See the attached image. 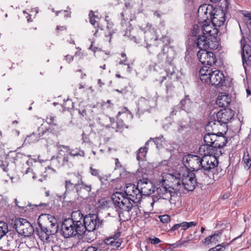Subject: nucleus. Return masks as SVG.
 Masks as SVG:
<instances>
[{
  "instance_id": "obj_14",
  "label": "nucleus",
  "mask_w": 251,
  "mask_h": 251,
  "mask_svg": "<svg viewBox=\"0 0 251 251\" xmlns=\"http://www.w3.org/2000/svg\"><path fill=\"white\" fill-rule=\"evenodd\" d=\"M155 191H156L158 199L169 200L170 203L173 202V198L176 196L175 192L171 191L169 188L164 186L163 183L157 187Z\"/></svg>"
},
{
  "instance_id": "obj_31",
  "label": "nucleus",
  "mask_w": 251,
  "mask_h": 251,
  "mask_svg": "<svg viewBox=\"0 0 251 251\" xmlns=\"http://www.w3.org/2000/svg\"><path fill=\"white\" fill-rule=\"evenodd\" d=\"M193 102L190 100L188 96H185V98L180 101L179 105L181 109L186 112H190L192 109Z\"/></svg>"
},
{
  "instance_id": "obj_56",
  "label": "nucleus",
  "mask_w": 251,
  "mask_h": 251,
  "mask_svg": "<svg viewBox=\"0 0 251 251\" xmlns=\"http://www.w3.org/2000/svg\"><path fill=\"white\" fill-rule=\"evenodd\" d=\"M115 160V169H118L119 168H121L122 167V165L121 164V162L119 161L118 158H116Z\"/></svg>"
},
{
  "instance_id": "obj_29",
  "label": "nucleus",
  "mask_w": 251,
  "mask_h": 251,
  "mask_svg": "<svg viewBox=\"0 0 251 251\" xmlns=\"http://www.w3.org/2000/svg\"><path fill=\"white\" fill-rule=\"evenodd\" d=\"M154 101L153 99L147 100L144 98H141L139 101V106L143 111H147L153 106Z\"/></svg>"
},
{
  "instance_id": "obj_26",
  "label": "nucleus",
  "mask_w": 251,
  "mask_h": 251,
  "mask_svg": "<svg viewBox=\"0 0 251 251\" xmlns=\"http://www.w3.org/2000/svg\"><path fill=\"white\" fill-rule=\"evenodd\" d=\"M47 122L48 124L50 126L48 129L50 128L51 129V131L50 130L49 131V135L50 134L56 135V134L59 132L60 128L57 123L55 117L50 115L47 118Z\"/></svg>"
},
{
  "instance_id": "obj_3",
  "label": "nucleus",
  "mask_w": 251,
  "mask_h": 251,
  "mask_svg": "<svg viewBox=\"0 0 251 251\" xmlns=\"http://www.w3.org/2000/svg\"><path fill=\"white\" fill-rule=\"evenodd\" d=\"M218 163V159L209 155H204L202 157L198 155L188 154L184 155L182 158V163L188 171L191 170L192 172L203 168L204 166H207L213 162Z\"/></svg>"
},
{
  "instance_id": "obj_40",
  "label": "nucleus",
  "mask_w": 251,
  "mask_h": 251,
  "mask_svg": "<svg viewBox=\"0 0 251 251\" xmlns=\"http://www.w3.org/2000/svg\"><path fill=\"white\" fill-rule=\"evenodd\" d=\"M89 170L92 176L98 177L99 180L102 182L103 177L100 175L99 170L94 168L93 167H90Z\"/></svg>"
},
{
  "instance_id": "obj_54",
  "label": "nucleus",
  "mask_w": 251,
  "mask_h": 251,
  "mask_svg": "<svg viewBox=\"0 0 251 251\" xmlns=\"http://www.w3.org/2000/svg\"><path fill=\"white\" fill-rule=\"evenodd\" d=\"M7 198H2L0 200V205L1 207H4L7 205Z\"/></svg>"
},
{
  "instance_id": "obj_5",
  "label": "nucleus",
  "mask_w": 251,
  "mask_h": 251,
  "mask_svg": "<svg viewBox=\"0 0 251 251\" xmlns=\"http://www.w3.org/2000/svg\"><path fill=\"white\" fill-rule=\"evenodd\" d=\"M84 224H83V238L85 241L90 242L94 240V236L91 237H87V230L88 233L93 234V231L99 227L100 225V221L98 215L95 214H90L86 215L84 219Z\"/></svg>"
},
{
  "instance_id": "obj_36",
  "label": "nucleus",
  "mask_w": 251,
  "mask_h": 251,
  "mask_svg": "<svg viewBox=\"0 0 251 251\" xmlns=\"http://www.w3.org/2000/svg\"><path fill=\"white\" fill-rule=\"evenodd\" d=\"M69 153L65 154L63 157L60 156V153H59L57 156V159L58 161L61 164L59 165V167L64 166H68L70 167L71 165H73L71 162L69 161Z\"/></svg>"
},
{
  "instance_id": "obj_46",
  "label": "nucleus",
  "mask_w": 251,
  "mask_h": 251,
  "mask_svg": "<svg viewBox=\"0 0 251 251\" xmlns=\"http://www.w3.org/2000/svg\"><path fill=\"white\" fill-rule=\"evenodd\" d=\"M226 246L223 244H219L213 248H210L208 251H222L225 249Z\"/></svg>"
},
{
  "instance_id": "obj_55",
  "label": "nucleus",
  "mask_w": 251,
  "mask_h": 251,
  "mask_svg": "<svg viewBox=\"0 0 251 251\" xmlns=\"http://www.w3.org/2000/svg\"><path fill=\"white\" fill-rule=\"evenodd\" d=\"M170 247L173 249L181 247V246L180 241L179 240L174 244H171Z\"/></svg>"
},
{
  "instance_id": "obj_35",
  "label": "nucleus",
  "mask_w": 251,
  "mask_h": 251,
  "mask_svg": "<svg viewBox=\"0 0 251 251\" xmlns=\"http://www.w3.org/2000/svg\"><path fill=\"white\" fill-rule=\"evenodd\" d=\"M159 41L161 42L163 44V48L162 49V52L164 53L165 48L166 47L168 48L167 53L168 54H172L174 55V52L173 50L171 49H169L168 47V45L170 44L171 42L170 37L165 35L162 36L160 39H158L156 41Z\"/></svg>"
},
{
  "instance_id": "obj_9",
  "label": "nucleus",
  "mask_w": 251,
  "mask_h": 251,
  "mask_svg": "<svg viewBox=\"0 0 251 251\" xmlns=\"http://www.w3.org/2000/svg\"><path fill=\"white\" fill-rule=\"evenodd\" d=\"M17 232L25 236H29L32 234L33 228L31 224L26 219L19 218L15 224Z\"/></svg>"
},
{
  "instance_id": "obj_38",
  "label": "nucleus",
  "mask_w": 251,
  "mask_h": 251,
  "mask_svg": "<svg viewBox=\"0 0 251 251\" xmlns=\"http://www.w3.org/2000/svg\"><path fill=\"white\" fill-rule=\"evenodd\" d=\"M69 154L73 157L78 156L80 157H84L85 155V152L81 150L80 148L71 149L69 152Z\"/></svg>"
},
{
  "instance_id": "obj_6",
  "label": "nucleus",
  "mask_w": 251,
  "mask_h": 251,
  "mask_svg": "<svg viewBox=\"0 0 251 251\" xmlns=\"http://www.w3.org/2000/svg\"><path fill=\"white\" fill-rule=\"evenodd\" d=\"M61 232L64 238H67L77 235H83V230L79 227L77 228L71 220L66 219L62 223Z\"/></svg>"
},
{
  "instance_id": "obj_63",
  "label": "nucleus",
  "mask_w": 251,
  "mask_h": 251,
  "mask_svg": "<svg viewBox=\"0 0 251 251\" xmlns=\"http://www.w3.org/2000/svg\"><path fill=\"white\" fill-rule=\"evenodd\" d=\"M66 60L70 63L74 59V56L70 55H67L65 56Z\"/></svg>"
},
{
  "instance_id": "obj_10",
  "label": "nucleus",
  "mask_w": 251,
  "mask_h": 251,
  "mask_svg": "<svg viewBox=\"0 0 251 251\" xmlns=\"http://www.w3.org/2000/svg\"><path fill=\"white\" fill-rule=\"evenodd\" d=\"M206 50H201L197 52V57L200 62L204 65L211 66L217 61L215 55L212 52L207 51Z\"/></svg>"
},
{
  "instance_id": "obj_17",
  "label": "nucleus",
  "mask_w": 251,
  "mask_h": 251,
  "mask_svg": "<svg viewBox=\"0 0 251 251\" xmlns=\"http://www.w3.org/2000/svg\"><path fill=\"white\" fill-rule=\"evenodd\" d=\"M215 118L225 128H227V123L232 118L231 112L227 109H222L217 113Z\"/></svg>"
},
{
  "instance_id": "obj_43",
  "label": "nucleus",
  "mask_w": 251,
  "mask_h": 251,
  "mask_svg": "<svg viewBox=\"0 0 251 251\" xmlns=\"http://www.w3.org/2000/svg\"><path fill=\"white\" fill-rule=\"evenodd\" d=\"M147 48L148 49L150 54H155L157 53L158 52V46L157 45H155V43L153 45H151V44H147Z\"/></svg>"
},
{
  "instance_id": "obj_57",
  "label": "nucleus",
  "mask_w": 251,
  "mask_h": 251,
  "mask_svg": "<svg viewBox=\"0 0 251 251\" xmlns=\"http://www.w3.org/2000/svg\"><path fill=\"white\" fill-rule=\"evenodd\" d=\"M62 148L66 151V152L69 153L70 150H71L69 146L63 145H60L58 146V149Z\"/></svg>"
},
{
  "instance_id": "obj_52",
  "label": "nucleus",
  "mask_w": 251,
  "mask_h": 251,
  "mask_svg": "<svg viewBox=\"0 0 251 251\" xmlns=\"http://www.w3.org/2000/svg\"><path fill=\"white\" fill-rule=\"evenodd\" d=\"M25 174L28 175L29 177H31L33 179L36 177L35 174L33 172L32 169L28 167L25 172Z\"/></svg>"
},
{
  "instance_id": "obj_11",
  "label": "nucleus",
  "mask_w": 251,
  "mask_h": 251,
  "mask_svg": "<svg viewBox=\"0 0 251 251\" xmlns=\"http://www.w3.org/2000/svg\"><path fill=\"white\" fill-rule=\"evenodd\" d=\"M182 176L181 173H178L174 175H169L168 177V179L164 180V182L166 181L167 182V185L168 188L173 190L175 192L176 195V192L179 191L182 187Z\"/></svg>"
},
{
  "instance_id": "obj_41",
  "label": "nucleus",
  "mask_w": 251,
  "mask_h": 251,
  "mask_svg": "<svg viewBox=\"0 0 251 251\" xmlns=\"http://www.w3.org/2000/svg\"><path fill=\"white\" fill-rule=\"evenodd\" d=\"M7 225L4 222L0 221V239L8 232Z\"/></svg>"
},
{
  "instance_id": "obj_32",
  "label": "nucleus",
  "mask_w": 251,
  "mask_h": 251,
  "mask_svg": "<svg viewBox=\"0 0 251 251\" xmlns=\"http://www.w3.org/2000/svg\"><path fill=\"white\" fill-rule=\"evenodd\" d=\"M151 138H150L149 140H148L144 147H141L137 151V155L136 159L139 161L141 160H144L145 158L148 150V148L147 146H148L149 143L151 142Z\"/></svg>"
},
{
  "instance_id": "obj_37",
  "label": "nucleus",
  "mask_w": 251,
  "mask_h": 251,
  "mask_svg": "<svg viewBox=\"0 0 251 251\" xmlns=\"http://www.w3.org/2000/svg\"><path fill=\"white\" fill-rule=\"evenodd\" d=\"M48 225L47 226H50V228L51 230H54V234L58 230V226L56 224V219L52 216L48 215Z\"/></svg>"
},
{
  "instance_id": "obj_8",
  "label": "nucleus",
  "mask_w": 251,
  "mask_h": 251,
  "mask_svg": "<svg viewBox=\"0 0 251 251\" xmlns=\"http://www.w3.org/2000/svg\"><path fill=\"white\" fill-rule=\"evenodd\" d=\"M225 10L220 8L214 9L213 12L209 10V15L214 26L221 27L225 24L226 20V11L228 8V3L226 1L225 2Z\"/></svg>"
},
{
  "instance_id": "obj_53",
  "label": "nucleus",
  "mask_w": 251,
  "mask_h": 251,
  "mask_svg": "<svg viewBox=\"0 0 251 251\" xmlns=\"http://www.w3.org/2000/svg\"><path fill=\"white\" fill-rule=\"evenodd\" d=\"M48 205V203L40 202V203H39L38 204H32L30 203H28L27 206H28L30 207H32V208L33 209L34 207H40V206H42L46 207Z\"/></svg>"
},
{
  "instance_id": "obj_23",
  "label": "nucleus",
  "mask_w": 251,
  "mask_h": 251,
  "mask_svg": "<svg viewBox=\"0 0 251 251\" xmlns=\"http://www.w3.org/2000/svg\"><path fill=\"white\" fill-rule=\"evenodd\" d=\"M71 220L72 222L74 223L77 227H79L84 229L83 224H84V217L79 210L75 211L72 213L71 218H68Z\"/></svg>"
},
{
  "instance_id": "obj_27",
  "label": "nucleus",
  "mask_w": 251,
  "mask_h": 251,
  "mask_svg": "<svg viewBox=\"0 0 251 251\" xmlns=\"http://www.w3.org/2000/svg\"><path fill=\"white\" fill-rule=\"evenodd\" d=\"M231 99L228 94L225 93H220L217 99L216 103L220 107H226L230 104Z\"/></svg>"
},
{
  "instance_id": "obj_16",
  "label": "nucleus",
  "mask_w": 251,
  "mask_h": 251,
  "mask_svg": "<svg viewBox=\"0 0 251 251\" xmlns=\"http://www.w3.org/2000/svg\"><path fill=\"white\" fill-rule=\"evenodd\" d=\"M174 59V55L169 56V54L166 56V61L168 62V65L166 66L165 72L166 73V76H164L162 77V80L161 81V83L166 79V77H168L171 80H177V77L176 75V72L175 71L174 66L171 64V62Z\"/></svg>"
},
{
  "instance_id": "obj_2",
  "label": "nucleus",
  "mask_w": 251,
  "mask_h": 251,
  "mask_svg": "<svg viewBox=\"0 0 251 251\" xmlns=\"http://www.w3.org/2000/svg\"><path fill=\"white\" fill-rule=\"evenodd\" d=\"M203 140L205 144L200 146L199 152L203 155H209L217 159L223 153V149L228 141L222 132L206 134Z\"/></svg>"
},
{
  "instance_id": "obj_4",
  "label": "nucleus",
  "mask_w": 251,
  "mask_h": 251,
  "mask_svg": "<svg viewBox=\"0 0 251 251\" xmlns=\"http://www.w3.org/2000/svg\"><path fill=\"white\" fill-rule=\"evenodd\" d=\"M218 163L213 162L193 173L192 176H194L197 183L204 185L210 183L212 179L218 180L220 177L216 171L218 170Z\"/></svg>"
},
{
  "instance_id": "obj_18",
  "label": "nucleus",
  "mask_w": 251,
  "mask_h": 251,
  "mask_svg": "<svg viewBox=\"0 0 251 251\" xmlns=\"http://www.w3.org/2000/svg\"><path fill=\"white\" fill-rule=\"evenodd\" d=\"M16 244V240L12 237L4 235L0 239V249L4 251H14Z\"/></svg>"
},
{
  "instance_id": "obj_12",
  "label": "nucleus",
  "mask_w": 251,
  "mask_h": 251,
  "mask_svg": "<svg viewBox=\"0 0 251 251\" xmlns=\"http://www.w3.org/2000/svg\"><path fill=\"white\" fill-rule=\"evenodd\" d=\"M143 196H149L155 192V186L148 178H143L137 181Z\"/></svg>"
},
{
  "instance_id": "obj_59",
  "label": "nucleus",
  "mask_w": 251,
  "mask_h": 251,
  "mask_svg": "<svg viewBox=\"0 0 251 251\" xmlns=\"http://www.w3.org/2000/svg\"><path fill=\"white\" fill-rule=\"evenodd\" d=\"M121 236L120 232H117L115 233L113 237H110L108 239L112 240H117L118 238Z\"/></svg>"
},
{
  "instance_id": "obj_21",
  "label": "nucleus",
  "mask_w": 251,
  "mask_h": 251,
  "mask_svg": "<svg viewBox=\"0 0 251 251\" xmlns=\"http://www.w3.org/2000/svg\"><path fill=\"white\" fill-rule=\"evenodd\" d=\"M51 128L43 130L41 127H39L38 129V133H33L32 134L26 136L25 142L29 144L36 143L39 141L40 137L42 136L49 135V131H51Z\"/></svg>"
},
{
  "instance_id": "obj_48",
  "label": "nucleus",
  "mask_w": 251,
  "mask_h": 251,
  "mask_svg": "<svg viewBox=\"0 0 251 251\" xmlns=\"http://www.w3.org/2000/svg\"><path fill=\"white\" fill-rule=\"evenodd\" d=\"M243 160L244 161L247 167L248 168H250L251 166V159H250L248 153L247 155L244 154L243 157Z\"/></svg>"
},
{
  "instance_id": "obj_13",
  "label": "nucleus",
  "mask_w": 251,
  "mask_h": 251,
  "mask_svg": "<svg viewBox=\"0 0 251 251\" xmlns=\"http://www.w3.org/2000/svg\"><path fill=\"white\" fill-rule=\"evenodd\" d=\"M193 175V172L187 171L186 174L182 175L181 184L187 191H193L197 185V181Z\"/></svg>"
},
{
  "instance_id": "obj_44",
  "label": "nucleus",
  "mask_w": 251,
  "mask_h": 251,
  "mask_svg": "<svg viewBox=\"0 0 251 251\" xmlns=\"http://www.w3.org/2000/svg\"><path fill=\"white\" fill-rule=\"evenodd\" d=\"M125 128H127L128 127L124 123L123 121H119L117 122L116 131L122 132Z\"/></svg>"
},
{
  "instance_id": "obj_51",
  "label": "nucleus",
  "mask_w": 251,
  "mask_h": 251,
  "mask_svg": "<svg viewBox=\"0 0 251 251\" xmlns=\"http://www.w3.org/2000/svg\"><path fill=\"white\" fill-rule=\"evenodd\" d=\"M149 242L152 245H156L161 242V241L155 236L150 237L148 239Z\"/></svg>"
},
{
  "instance_id": "obj_19",
  "label": "nucleus",
  "mask_w": 251,
  "mask_h": 251,
  "mask_svg": "<svg viewBox=\"0 0 251 251\" xmlns=\"http://www.w3.org/2000/svg\"><path fill=\"white\" fill-rule=\"evenodd\" d=\"M242 60L244 68L246 70L247 66L251 64V49L248 45L241 44Z\"/></svg>"
},
{
  "instance_id": "obj_22",
  "label": "nucleus",
  "mask_w": 251,
  "mask_h": 251,
  "mask_svg": "<svg viewBox=\"0 0 251 251\" xmlns=\"http://www.w3.org/2000/svg\"><path fill=\"white\" fill-rule=\"evenodd\" d=\"M222 123L218 122L216 120L215 116H213V118L211 121H209L206 125V130L209 131L211 130L212 132L217 133V132H223L224 130H226L227 128H225Z\"/></svg>"
},
{
  "instance_id": "obj_45",
  "label": "nucleus",
  "mask_w": 251,
  "mask_h": 251,
  "mask_svg": "<svg viewBox=\"0 0 251 251\" xmlns=\"http://www.w3.org/2000/svg\"><path fill=\"white\" fill-rule=\"evenodd\" d=\"M174 88V86L171 81H167L166 83V92L167 94L171 93Z\"/></svg>"
},
{
  "instance_id": "obj_15",
  "label": "nucleus",
  "mask_w": 251,
  "mask_h": 251,
  "mask_svg": "<svg viewBox=\"0 0 251 251\" xmlns=\"http://www.w3.org/2000/svg\"><path fill=\"white\" fill-rule=\"evenodd\" d=\"M225 76L223 73L219 70H215L212 72L206 84H211L212 86H221L225 83Z\"/></svg>"
},
{
  "instance_id": "obj_50",
  "label": "nucleus",
  "mask_w": 251,
  "mask_h": 251,
  "mask_svg": "<svg viewBox=\"0 0 251 251\" xmlns=\"http://www.w3.org/2000/svg\"><path fill=\"white\" fill-rule=\"evenodd\" d=\"M160 221L163 223H168L170 221V217L168 215H163L159 216Z\"/></svg>"
},
{
  "instance_id": "obj_28",
  "label": "nucleus",
  "mask_w": 251,
  "mask_h": 251,
  "mask_svg": "<svg viewBox=\"0 0 251 251\" xmlns=\"http://www.w3.org/2000/svg\"><path fill=\"white\" fill-rule=\"evenodd\" d=\"M213 71L210 69L209 67L204 66L201 68L199 71V76L201 80L204 83L208 82V79L212 74Z\"/></svg>"
},
{
  "instance_id": "obj_25",
  "label": "nucleus",
  "mask_w": 251,
  "mask_h": 251,
  "mask_svg": "<svg viewBox=\"0 0 251 251\" xmlns=\"http://www.w3.org/2000/svg\"><path fill=\"white\" fill-rule=\"evenodd\" d=\"M207 22H203L201 25V30L203 34L206 35H210L211 37H215V38H217V35L218 30L217 27H212L210 25L207 24Z\"/></svg>"
},
{
  "instance_id": "obj_20",
  "label": "nucleus",
  "mask_w": 251,
  "mask_h": 251,
  "mask_svg": "<svg viewBox=\"0 0 251 251\" xmlns=\"http://www.w3.org/2000/svg\"><path fill=\"white\" fill-rule=\"evenodd\" d=\"M39 229L37 230L38 235L41 240L47 241L50 236L54 234V230H50V226H44L39 223Z\"/></svg>"
},
{
  "instance_id": "obj_1",
  "label": "nucleus",
  "mask_w": 251,
  "mask_h": 251,
  "mask_svg": "<svg viewBox=\"0 0 251 251\" xmlns=\"http://www.w3.org/2000/svg\"><path fill=\"white\" fill-rule=\"evenodd\" d=\"M142 196L137 183L136 186L129 183L125 188L124 193L116 192L112 195V199L115 207L123 211L129 212L135 204L140 202Z\"/></svg>"
},
{
  "instance_id": "obj_42",
  "label": "nucleus",
  "mask_w": 251,
  "mask_h": 251,
  "mask_svg": "<svg viewBox=\"0 0 251 251\" xmlns=\"http://www.w3.org/2000/svg\"><path fill=\"white\" fill-rule=\"evenodd\" d=\"M89 16L90 18V23L95 26V28H96L97 26H98V21L95 19H98V17L96 16L94 13H93V11L91 10L89 14Z\"/></svg>"
},
{
  "instance_id": "obj_49",
  "label": "nucleus",
  "mask_w": 251,
  "mask_h": 251,
  "mask_svg": "<svg viewBox=\"0 0 251 251\" xmlns=\"http://www.w3.org/2000/svg\"><path fill=\"white\" fill-rule=\"evenodd\" d=\"M151 140H152L155 145H156V147L158 148L159 146L161 145V143L162 142L163 139V135L160 136L158 137H155L154 138H151Z\"/></svg>"
},
{
  "instance_id": "obj_7",
  "label": "nucleus",
  "mask_w": 251,
  "mask_h": 251,
  "mask_svg": "<svg viewBox=\"0 0 251 251\" xmlns=\"http://www.w3.org/2000/svg\"><path fill=\"white\" fill-rule=\"evenodd\" d=\"M197 45L198 47L201 50H216L219 46V42L217 38L215 37H211L210 35L203 34L199 35L197 38Z\"/></svg>"
},
{
  "instance_id": "obj_33",
  "label": "nucleus",
  "mask_w": 251,
  "mask_h": 251,
  "mask_svg": "<svg viewBox=\"0 0 251 251\" xmlns=\"http://www.w3.org/2000/svg\"><path fill=\"white\" fill-rule=\"evenodd\" d=\"M76 176L77 177L78 179V183H79V188L80 189V195L81 194V190L82 189L84 190L88 194L92 190V185L91 184H86L84 183L82 180V176L81 175H80L79 174H77L76 175Z\"/></svg>"
},
{
  "instance_id": "obj_39",
  "label": "nucleus",
  "mask_w": 251,
  "mask_h": 251,
  "mask_svg": "<svg viewBox=\"0 0 251 251\" xmlns=\"http://www.w3.org/2000/svg\"><path fill=\"white\" fill-rule=\"evenodd\" d=\"M116 240H112L111 239H106L104 240L105 244L107 245H111L114 247H116L117 248L120 247L121 245L122 242H123L122 239Z\"/></svg>"
},
{
  "instance_id": "obj_64",
  "label": "nucleus",
  "mask_w": 251,
  "mask_h": 251,
  "mask_svg": "<svg viewBox=\"0 0 251 251\" xmlns=\"http://www.w3.org/2000/svg\"><path fill=\"white\" fill-rule=\"evenodd\" d=\"M187 226L189 228L190 227H193L197 225V223L195 222H186Z\"/></svg>"
},
{
  "instance_id": "obj_30",
  "label": "nucleus",
  "mask_w": 251,
  "mask_h": 251,
  "mask_svg": "<svg viewBox=\"0 0 251 251\" xmlns=\"http://www.w3.org/2000/svg\"><path fill=\"white\" fill-rule=\"evenodd\" d=\"M79 183H77L74 184L71 182V180H66L65 181V193H70L73 191L74 190H75L76 193L77 194L78 196L80 195V189L79 188Z\"/></svg>"
},
{
  "instance_id": "obj_60",
  "label": "nucleus",
  "mask_w": 251,
  "mask_h": 251,
  "mask_svg": "<svg viewBox=\"0 0 251 251\" xmlns=\"http://www.w3.org/2000/svg\"><path fill=\"white\" fill-rule=\"evenodd\" d=\"M180 225L179 224H175L169 230V232H172L175 230H176L177 229H178L179 228H180Z\"/></svg>"
},
{
  "instance_id": "obj_24",
  "label": "nucleus",
  "mask_w": 251,
  "mask_h": 251,
  "mask_svg": "<svg viewBox=\"0 0 251 251\" xmlns=\"http://www.w3.org/2000/svg\"><path fill=\"white\" fill-rule=\"evenodd\" d=\"M212 7L207 5L206 4L201 5L198 10V16L199 19L203 22H206V20H209V12L211 10Z\"/></svg>"
},
{
  "instance_id": "obj_34",
  "label": "nucleus",
  "mask_w": 251,
  "mask_h": 251,
  "mask_svg": "<svg viewBox=\"0 0 251 251\" xmlns=\"http://www.w3.org/2000/svg\"><path fill=\"white\" fill-rule=\"evenodd\" d=\"M146 30L145 32V41L147 42H156L158 40L157 36H154V37L150 38L151 34V30H152V32L154 31L153 28H152V25L151 24L148 23L146 27Z\"/></svg>"
},
{
  "instance_id": "obj_58",
  "label": "nucleus",
  "mask_w": 251,
  "mask_h": 251,
  "mask_svg": "<svg viewBox=\"0 0 251 251\" xmlns=\"http://www.w3.org/2000/svg\"><path fill=\"white\" fill-rule=\"evenodd\" d=\"M246 17L248 18L247 24L251 28V13L248 14L247 15H246Z\"/></svg>"
},
{
  "instance_id": "obj_47",
  "label": "nucleus",
  "mask_w": 251,
  "mask_h": 251,
  "mask_svg": "<svg viewBox=\"0 0 251 251\" xmlns=\"http://www.w3.org/2000/svg\"><path fill=\"white\" fill-rule=\"evenodd\" d=\"M219 236L218 234H214L213 235H209L204 239V243H212L213 242L215 239Z\"/></svg>"
},
{
  "instance_id": "obj_61",
  "label": "nucleus",
  "mask_w": 251,
  "mask_h": 251,
  "mask_svg": "<svg viewBox=\"0 0 251 251\" xmlns=\"http://www.w3.org/2000/svg\"><path fill=\"white\" fill-rule=\"evenodd\" d=\"M180 227H181V229L185 230L187 229L188 226L186 224V222H183L179 224Z\"/></svg>"
},
{
  "instance_id": "obj_62",
  "label": "nucleus",
  "mask_w": 251,
  "mask_h": 251,
  "mask_svg": "<svg viewBox=\"0 0 251 251\" xmlns=\"http://www.w3.org/2000/svg\"><path fill=\"white\" fill-rule=\"evenodd\" d=\"M98 250V247L96 246H89L88 247L85 251H97Z\"/></svg>"
}]
</instances>
